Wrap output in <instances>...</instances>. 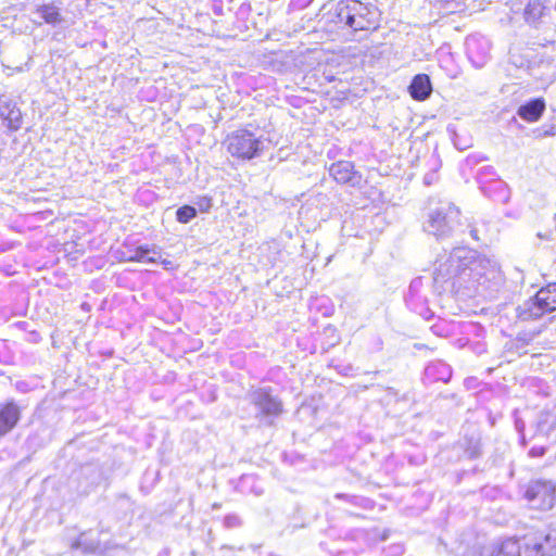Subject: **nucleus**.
<instances>
[{"mask_svg":"<svg viewBox=\"0 0 556 556\" xmlns=\"http://www.w3.org/2000/svg\"><path fill=\"white\" fill-rule=\"evenodd\" d=\"M545 100L543 98H533L521 104L517 110V114L521 119L533 123L540 119L545 111Z\"/></svg>","mask_w":556,"mask_h":556,"instance_id":"22","label":"nucleus"},{"mask_svg":"<svg viewBox=\"0 0 556 556\" xmlns=\"http://www.w3.org/2000/svg\"><path fill=\"white\" fill-rule=\"evenodd\" d=\"M514 424L515 429L520 435H523L526 424L525 421L518 416L517 410L514 412Z\"/></svg>","mask_w":556,"mask_h":556,"instance_id":"39","label":"nucleus"},{"mask_svg":"<svg viewBox=\"0 0 556 556\" xmlns=\"http://www.w3.org/2000/svg\"><path fill=\"white\" fill-rule=\"evenodd\" d=\"M270 140L260 129L248 127L237 129L227 135L225 144L228 152L242 161H251L260 157L269 149Z\"/></svg>","mask_w":556,"mask_h":556,"instance_id":"4","label":"nucleus"},{"mask_svg":"<svg viewBox=\"0 0 556 556\" xmlns=\"http://www.w3.org/2000/svg\"><path fill=\"white\" fill-rule=\"evenodd\" d=\"M305 522H290L285 527L282 533L293 534L296 530L305 528Z\"/></svg>","mask_w":556,"mask_h":556,"instance_id":"37","label":"nucleus"},{"mask_svg":"<svg viewBox=\"0 0 556 556\" xmlns=\"http://www.w3.org/2000/svg\"><path fill=\"white\" fill-rule=\"evenodd\" d=\"M382 348H383L382 339L379 336H374L371 338V342H370V351L371 352H379V351L382 350Z\"/></svg>","mask_w":556,"mask_h":556,"instance_id":"40","label":"nucleus"},{"mask_svg":"<svg viewBox=\"0 0 556 556\" xmlns=\"http://www.w3.org/2000/svg\"><path fill=\"white\" fill-rule=\"evenodd\" d=\"M433 91L429 75L420 73L415 75L408 86L410 97L416 101H425L430 98Z\"/></svg>","mask_w":556,"mask_h":556,"instance_id":"19","label":"nucleus"},{"mask_svg":"<svg viewBox=\"0 0 556 556\" xmlns=\"http://www.w3.org/2000/svg\"><path fill=\"white\" fill-rule=\"evenodd\" d=\"M438 180V174L435 170H430L424 176V184L431 186Z\"/></svg>","mask_w":556,"mask_h":556,"instance_id":"42","label":"nucleus"},{"mask_svg":"<svg viewBox=\"0 0 556 556\" xmlns=\"http://www.w3.org/2000/svg\"><path fill=\"white\" fill-rule=\"evenodd\" d=\"M431 331L438 337L445 338L453 333L454 325L441 319L431 326Z\"/></svg>","mask_w":556,"mask_h":556,"instance_id":"31","label":"nucleus"},{"mask_svg":"<svg viewBox=\"0 0 556 556\" xmlns=\"http://www.w3.org/2000/svg\"><path fill=\"white\" fill-rule=\"evenodd\" d=\"M404 301L406 306L414 313L421 316L425 320H430L433 318L434 313L428 305V299L424 293V278L416 277L414 278L409 286L408 290L405 293Z\"/></svg>","mask_w":556,"mask_h":556,"instance_id":"11","label":"nucleus"},{"mask_svg":"<svg viewBox=\"0 0 556 556\" xmlns=\"http://www.w3.org/2000/svg\"><path fill=\"white\" fill-rule=\"evenodd\" d=\"M518 542L520 556H556V528L530 531L515 539Z\"/></svg>","mask_w":556,"mask_h":556,"instance_id":"8","label":"nucleus"},{"mask_svg":"<svg viewBox=\"0 0 556 556\" xmlns=\"http://www.w3.org/2000/svg\"><path fill=\"white\" fill-rule=\"evenodd\" d=\"M538 237H539V238H545V239H548V237H547V236H543L541 232H539V233H538Z\"/></svg>","mask_w":556,"mask_h":556,"instance_id":"53","label":"nucleus"},{"mask_svg":"<svg viewBox=\"0 0 556 556\" xmlns=\"http://www.w3.org/2000/svg\"><path fill=\"white\" fill-rule=\"evenodd\" d=\"M162 256V248L156 244H139L135 254L125 255V262L156 264Z\"/></svg>","mask_w":556,"mask_h":556,"instance_id":"18","label":"nucleus"},{"mask_svg":"<svg viewBox=\"0 0 556 556\" xmlns=\"http://www.w3.org/2000/svg\"><path fill=\"white\" fill-rule=\"evenodd\" d=\"M313 0H307V2H312Z\"/></svg>","mask_w":556,"mask_h":556,"instance_id":"57","label":"nucleus"},{"mask_svg":"<svg viewBox=\"0 0 556 556\" xmlns=\"http://www.w3.org/2000/svg\"><path fill=\"white\" fill-rule=\"evenodd\" d=\"M477 471H479V468H478L477 466H475V467L472 468L471 472H472V473H475V472H477Z\"/></svg>","mask_w":556,"mask_h":556,"instance_id":"54","label":"nucleus"},{"mask_svg":"<svg viewBox=\"0 0 556 556\" xmlns=\"http://www.w3.org/2000/svg\"><path fill=\"white\" fill-rule=\"evenodd\" d=\"M414 348H415L416 350H424V349H428V346H427V345H425V344H420V343H415V344H414Z\"/></svg>","mask_w":556,"mask_h":556,"instance_id":"47","label":"nucleus"},{"mask_svg":"<svg viewBox=\"0 0 556 556\" xmlns=\"http://www.w3.org/2000/svg\"><path fill=\"white\" fill-rule=\"evenodd\" d=\"M61 2L58 1H49L35 5L34 14H36L41 22L46 23L52 27H56L61 25L65 20L61 12Z\"/></svg>","mask_w":556,"mask_h":556,"instance_id":"16","label":"nucleus"},{"mask_svg":"<svg viewBox=\"0 0 556 556\" xmlns=\"http://www.w3.org/2000/svg\"><path fill=\"white\" fill-rule=\"evenodd\" d=\"M453 369L443 359L430 361L424 368L421 381L425 386L437 382L447 383L452 379Z\"/></svg>","mask_w":556,"mask_h":556,"instance_id":"14","label":"nucleus"},{"mask_svg":"<svg viewBox=\"0 0 556 556\" xmlns=\"http://www.w3.org/2000/svg\"><path fill=\"white\" fill-rule=\"evenodd\" d=\"M81 308H83L84 311H89V309H90V306H89V304H88V303H83V304H81Z\"/></svg>","mask_w":556,"mask_h":556,"instance_id":"50","label":"nucleus"},{"mask_svg":"<svg viewBox=\"0 0 556 556\" xmlns=\"http://www.w3.org/2000/svg\"><path fill=\"white\" fill-rule=\"evenodd\" d=\"M0 117L11 131H17L22 127L21 110L12 101L0 100Z\"/></svg>","mask_w":556,"mask_h":556,"instance_id":"20","label":"nucleus"},{"mask_svg":"<svg viewBox=\"0 0 556 556\" xmlns=\"http://www.w3.org/2000/svg\"><path fill=\"white\" fill-rule=\"evenodd\" d=\"M236 490L242 494H253L255 496L264 493L263 488L257 484V477L251 473H244L239 478Z\"/></svg>","mask_w":556,"mask_h":556,"instance_id":"28","label":"nucleus"},{"mask_svg":"<svg viewBox=\"0 0 556 556\" xmlns=\"http://www.w3.org/2000/svg\"><path fill=\"white\" fill-rule=\"evenodd\" d=\"M519 4L514 12H521L528 25L539 28L549 24L553 0H520Z\"/></svg>","mask_w":556,"mask_h":556,"instance_id":"10","label":"nucleus"},{"mask_svg":"<svg viewBox=\"0 0 556 556\" xmlns=\"http://www.w3.org/2000/svg\"><path fill=\"white\" fill-rule=\"evenodd\" d=\"M103 478L101 468L96 464H85L79 469L72 472L67 480V494L63 495V501L73 503L81 496L88 495Z\"/></svg>","mask_w":556,"mask_h":556,"instance_id":"7","label":"nucleus"},{"mask_svg":"<svg viewBox=\"0 0 556 556\" xmlns=\"http://www.w3.org/2000/svg\"><path fill=\"white\" fill-rule=\"evenodd\" d=\"M162 264L164 265V268H167V266L172 265V262H169L167 260H163Z\"/></svg>","mask_w":556,"mask_h":556,"instance_id":"49","label":"nucleus"},{"mask_svg":"<svg viewBox=\"0 0 556 556\" xmlns=\"http://www.w3.org/2000/svg\"><path fill=\"white\" fill-rule=\"evenodd\" d=\"M533 58V51L529 48L511 47L508 52V62L516 68L529 70Z\"/></svg>","mask_w":556,"mask_h":556,"instance_id":"26","label":"nucleus"},{"mask_svg":"<svg viewBox=\"0 0 556 556\" xmlns=\"http://www.w3.org/2000/svg\"><path fill=\"white\" fill-rule=\"evenodd\" d=\"M226 529L239 528L242 525L241 518L237 514H227L223 519Z\"/></svg>","mask_w":556,"mask_h":556,"instance_id":"34","label":"nucleus"},{"mask_svg":"<svg viewBox=\"0 0 556 556\" xmlns=\"http://www.w3.org/2000/svg\"><path fill=\"white\" fill-rule=\"evenodd\" d=\"M333 497L334 500L342 501L348 505L362 510H372L376 506V502L374 500L363 495L336 493Z\"/></svg>","mask_w":556,"mask_h":556,"instance_id":"27","label":"nucleus"},{"mask_svg":"<svg viewBox=\"0 0 556 556\" xmlns=\"http://www.w3.org/2000/svg\"><path fill=\"white\" fill-rule=\"evenodd\" d=\"M220 506H222V505H220L219 503H214V504L212 505V508H213V509H219V508H220Z\"/></svg>","mask_w":556,"mask_h":556,"instance_id":"51","label":"nucleus"},{"mask_svg":"<svg viewBox=\"0 0 556 556\" xmlns=\"http://www.w3.org/2000/svg\"><path fill=\"white\" fill-rule=\"evenodd\" d=\"M329 16L330 22L334 23L338 29L349 30L351 34L371 33L380 25L381 12L372 3L340 0L329 12Z\"/></svg>","mask_w":556,"mask_h":556,"instance_id":"2","label":"nucleus"},{"mask_svg":"<svg viewBox=\"0 0 556 556\" xmlns=\"http://www.w3.org/2000/svg\"><path fill=\"white\" fill-rule=\"evenodd\" d=\"M485 157L481 154H469L464 161L463 166L468 169H472L475 166L479 165Z\"/></svg>","mask_w":556,"mask_h":556,"instance_id":"35","label":"nucleus"},{"mask_svg":"<svg viewBox=\"0 0 556 556\" xmlns=\"http://www.w3.org/2000/svg\"><path fill=\"white\" fill-rule=\"evenodd\" d=\"M465 475H467V471H463L462 473H459V479Z\"/></svg>","mask_w":556,"mask_h":556,"instance_id":"55","label":"nucleus"},{"mask_svg":"<svg viewBox=\"0 0 556 556\" xmlns=\"http://www.w3.org/2000/svg\"><path fill=\"white\" fill-rule=\"evenodd\" d=\"M459 444L463 450V457L473 460L482 456L483 450L479 432L466 433Z\"/></svg>","mask_w":556,"mask_h":556,"instance_id":"24","label":"nucleus"},{"mask_svg":"<svg viewBox=\"0 0 556 556\" xmlns=\"http://www.w3.org/2000/svg\"><path fill=\"white\" fill-rule=\"evenodd\" d=\"M22 416V407L14 399L0 404V438L12 431Z\"/></svg>","mask_w":556,"mask_h":556,"instance_id":"15","label":"nucleus"},{"mask_svg":"<svg viewBox=\"0 0 556 556\" xmlns=\"http://www.w3.org/2000/svg\"><path fill=\"white\" fill-rule=\"evenodd\" d=\"M546 452V448L544 446H533L529 451V455L532 457H542Z\"/></svg>","mask_w":556,"mask_h":556,"instance_id":"45","label":"nucleus"},{"mask_svg":"<svg viewBox=\"0 0 556 556\" xmlns=\"http://www.w3.org/2000/svg\"><path fill=\"white\" fill-rule=\"evenodd\" d=\"M346 513L351 516H355V517H362L361 514H358L357 511H354V510H346Z\"/></svg>","mask_w":556,"mask_h":556,"instance_id":"48","label":"nucleus"},{"mask_svg":"<svg viewBox=\"0 0 556 556\" xmlns=\"http://www.w3.org/2000/svg\"><path fill=\"white\" fill-rule=\"evenodd\" d=\"M544 329V326L533 327L517 333L516 338L506 343L507 351L516 353L519 356L528 353V346L538 338Z\"/></svg>","mask_w":556,"mask_h":556,"instance_id":"17","label":"nucleus"},{"mask_svg":"<svg viewBox=\"0 0 556 556\" xmlns=\"http://www.w3.org/2000/svg\"><path fill=\"white\" fill-rule=\"evenodd\" d=\"M475 178L479 189H482V187L486 186L491 181H494L495 179H498L500 177L497 176L493 166L485 165L477 170Z\"/></svg>","mask_w":556,"mask_h":556,"instance_id":"29","label":"nucleus"},{"mask_svg":"<svg viewBox=\"0 0 556 556\" xmlns=\"http://www.w3.org/2000/svg\"><path fill=\"white\" fill-rule=\"evenodd\" d=\"M465 49L469 62L476 68L483 67L491 59V41L481 34L467 36Z\"/></svg>","mask_w":556,"mask_h":556,"instance_id":"12","label":"nucleus"},{"mask_svg":"<svg viewBox=\"0 0 556 556\" xmlns=\"http://www.w3.org/2000/svg\"><path fill=\"white\" fill-rule=\"evenodd\" d=\"M522 497L532 509L549 510L556 504V483L553 480L531 479L521 486Z\"/></svg>","mask_w":556,"mask_h":556,"instance_id":"9","label":"nucleus"},{"mask_svg":"<svg viewBox=\"0 0 556 556\" xmlns=\"http://www.w3.org/2000/svg\"><path fill=\"white\" fill-rule=\"evenodd\" d=\"M324 332H325V333H328V332L330 333V337H331V339H332V342L330 343V345H336V344H338V343H339V341H340V337H339V334L337 333V329H336L333 326H331V325L327 326V327L325 328Z\"/></svg>","mask_w":556,"mask_h":556,"instance_id":"41","label":"nucleus"},{"mask_svg":"<svg viewBox=\"0 0 556 556\" xmlns=\"http://www.w3.org/2000/svg\"><path fill=\"white\" fill-rule=\"evenodd\" d=\"M553 8H554V9H555V11H556V0H555V1L553 0Z\"/></svg>","mask_w":556,"mask_h":556,"instance_id":"56","label":"nucleus"},{"mask_svg":"<svg viewBox=\"0 0 556 556\" xmlns=\"http://www.w3.org/2000/svg\"><path fill=\"white\" fill-rule=\"evenodd\" d=\"M198 216V210L190 204L181 205L176 211V220L180 224H188Z\"/></svg>","mask_w":556,"mask_h":556,"instance_id":"30","label":"nucleus"},{"mask_svg":"<svg viewBox=\"0 0 556 556\" xmlns=\"http://www.w3.org/2000/svg\"><path fill=\"white\" fill-rule=\"evenodd\" d=\"M473 556H520L518 542L507 539L500 545L483 546Z\"/></svg>","mask_w":556,"mask_h":556,"instance_id":"21","label":"nucleus"},{"mask_svg":"<svg viewBox=\"0 0 556 556\" xmlns=\"http://www.w3.org/2000/svg\"><path fill=\"white\" fill-rule=\"evenodd\" d=\"M27 341L30 343H39L41 341V336L36 330L29 331L27 334Z\"/></svg>","mask_w":556,"mask_h":556,"instance_id":"46","label":"nucleus"},{"mask_svg":"<svg viewBox=\"0 0 556 556\" xmlns=\"http://www.w3.org/2000/svg\"><path fill=\"white\" fill-rule=\"evenodd\" d=\"M504 283L497 262L467 247L454 248L433 273L434 291L457 300L475 296L496 299Z\"/></svg>","mask_w":556,"mask_h":556,"instance_id":"1","label":"nucleus"},{"mask_svg":"<svg viewBox=\"0 0 556 556\" xmlns=\"http://www.w3.org/2000/svg\"><path fill=\"white\" fill-rule=\"evenodd\" d=\"M329 174L338 184L349 185L354 188H361L363 176L355 170L354 164L350 161H339L332 163L329 167Z\"/></svg>","mask_w":556,"mask_h":556,"instance_id":"13","label":"nucleus"},{"mask_svg":"<svg viewBox=\"0 0 556 556\" xmlns=\"http://www.w3.org/2000/svg\"><path fill=\"white\" fill-rule=\"evenodd\" d=\"M469 348L477 355H481L486 352V343L481 340L470 342Z\"/></svg>","mask_w":556,"mask_h":556,"instance_id":"36","label":"nucleus"},{"mask_svg":"<svg viewBox=\"0 0 556 556\" xmlns=\"http://www.w3.org/2000/svg\"><path fill=\"white\" fill-rule=\"evenodd\" d=\"M468 228L460 220L459 208L450 201H439L431 205L425 217L422 229L438 241L457 238Z\"/></svg>","mask_w":556,"mask_h":556,"instance_id":"3","label":"nucleus"},{"mask_svg":"<svg viewBox=\"0 0 556 556\" xmlns=\"http://www.w3.org/2000/svg\"><path fill=\"white\" fill-rule=\"evenodd\" d=\"M247 400L253 406L254 418L261 426H274L276 419L283 413L282 400L270 386L250 389Z\"/></svg>","mask_w":556,"mask_h":556,"instance_id":"5","label":"nucleus"},{"mask_svg":"<svg viewBox=\"0 0 556 556\" xmlns=\"http://www.w3.org/2000/svg\"><path fill=\"white\" fill-rule=\"evenodd\" d=\"M556 311V282L542 287L536 293L516 307L520 321L540 319L545 314Z\"/></svg>","mask_w":556,"mask_h":556,"instance_id":"6","label":"nucleus"},{"mask_svg":"<svg viewBox=\"0 0 556 556\" xmlns=\"http://www.w3.org/2000/svg\"><path fill=\"white\" fill-rule=\"evenodd\" d=\"M192 203V205L197 207L198 212L210 213L213 207V198L207 194L197 195Z\"/></svg>","mask_w":556,"mask_h":556,"instance_id":"32","label":"nucleus"},{"mask_svg":"<svg viewBox=\"0 0 556 556\" xmlns=\"http://www.w3.org/2000/svg\"><path fill=\"white\" fill-rule=\"evenodd\" d=\"M480 191L484 197L495 201L505 203L509 199V189L507 184L501 178L491 181L486 186L482 187Z\"/></svg>","mask_w":556,"mask_h":556,"instance_id":"25","label":"nucleus"},{"mask_svg":"<svg viewBox=\"0 0 556 556\" xmlns=\"http://www.w3.org/2000/svg\"><path fill=\"white\" fill-rule=\"evenodd\" d=\"M15 389L21 392V393H27L29 392L33 388L30 387V384L25 381V380H20V381H16L15 383Z\"/></svg>","mask_w":556,"mask_h":556,"instance_id":"43","label":"nucleus"},{"mask_svg":"<svg viewBox=\"0 0 556 556\" xmlns=\"http://www.w3.org/2000/svg\"><path fill=\"white\" fill-rule=\"evenodd\" d=\"M138 244L130 241H125L123 244L124 250L121 251L122 260L125 261V255L135 254V247Z\"/></svg>","mask_w":556,"mask_h":556,"instance_id":"38","label":"nucleus"},{"mask_svg":"<svg viewBox=\"0 0 556 556\" xmlns=\"http://www.w3.org/2000/svg\"><path fill=\"white\" fill-rule=\"evenodd\" d=\"M476 233H477V230L476 229H470V235L475 238L476 237Z\"/></svg>","mask_w":556,"mask_h":556,"instance_id":"52","label":"nucleus"},{"mask_svg":"<svg viewBox=\"0 0 556 556\" xmlns=\"http://www.w3.org/2000/svg\"><path fill=\"white\" fill-rule=\"evenodd\" d=\"M404 546L402 544H395L389 547L388 553L391 556H400L404 554Z\"/></svg>","mask_w":556,"mask_h":556,"instance_id":"44","label":"nucleus"},{"mask_svg":"<svg viewBox=\"0 0 556 556\" xmlns=\"http://www.w3.org/2000/svg\"><path fill=\"white\" fill-rule=\"evenodd\" d=\"M75 549H81L85 554H103L106 549L92 531L83 532L72 544Z\"/></svg>","mask_w":556,"mask_h":556,"instance_id":"23","label":"nucleus"},{"mask_svg":"<svg viewBox=\"0 0 556 556\" xmlns=\"http://www.w3.org/2000/svg\"><path fill=\"white\" fill-rule=\"evenodd\" d=\"M463 332L476 338H483L485 334V329L478 323H467L463 326Z\"/></svg>","mask_w":556,"mask_h":556,"instance_id":"33","label":"nucleus"}]
</instances>
